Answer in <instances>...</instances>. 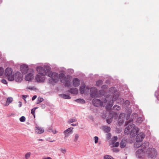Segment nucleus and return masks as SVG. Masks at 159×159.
<instances>
[{
	"instance_id": "nucleus-15",
	"label": "nucleus",
	"mask_w": 159,
	"mask_h": 159,
	"mask_svg": "<svg viewBox=\"0 0 159 159\" xmlns=\"http://www.w3.org/2000/svg\"><path fill=\"white\" fill-rule=\"evenodd\" d=\"M73 85L75 87H77L80 84V80L77 78H74L73 79Z\"/></svg>"
},
{
	"instance_id": "nucleus-6",
	"label": "nucleus",
	"mask_w": 159,
	"mask_h": 159,
	"mask_svg": "<svg viewBox=\"0 0 159 159\" xmlns=\"http://www.w3.org/2000/svg\"><path fill=\"white\" fill-rule=\"evenodd\" d=\"M149 158H154L157 154V152L154 148H149L148 151H146Z\"/></svg>"
},
{
	"instance_id": "nucleus-50",
	"label": "nucleus",
	"mask_w": 159,
	"mask_h": 159,
	"mask_svg": "<svg viewBox=\"0 0 159 159\" xmlns=\"http://www.w3.org/2000/svg\"><path fill=\"white\" fill-rule=\"evenodd\" d=\"M36 98H37V96L36 95L34 96L32 98V100L33 101Z\"/></svg>"
},
{
	"instance_id": "nucleus-45",
	"label": "nucleus",
	"mask_w": 159,
	"mask_h": 159,
	"mask_svg": "<svg viewBox=\"0 0 159 159\" xmlns=\"http://www.w3.org/2000/svg\"><path fill=\"white\" fill-rule=\"evenodd\" d=\"M111 136V134L110 133L107 134V137L108 139H110Z\"/></svg>"
},
{
	"instance_id": "nucleus-42",
	"label": "nucleus",
	"mask_w": 159,
	"mask_h": 159,
	"mask_svg": "<svg viewBox=\"0 0 159 159\" xmlns=\"http://www.w3.org/2000/svg\"><path fill=\"white\" fill-rule=\"evenodd\" d=\"M94 139H95V143H97L98 142V137L95 136L94 137Z\"/></svg>"
},
{
	"instance_id": "nucleus-23",
	"label": "nucleus",
	"mask_w": 159,
	"mask_h": 159,
	"mask_svg": "<svg viewBox=\"0 0 159 159\" xmlns=\"http://www.w3.org/2000/svg\"><path fill=\"white\" fill-rule=\"evenodd\" d=\"M60 96L62 98L65 99H70L71 98L69 95L64 94H61Z\"/></svg>"
},
{
	"instance_id": "nucleus-52",
	"label": "nucleus",
	"mask_w": 159,
	"mask_h": 159,
	"mask_svg": "<svg viewBox=\"0 0 159 159\" xmlns=\"http://www.w3.org/2000/svg\"><path fill=\"white\" fill-rule=\"evenodd\" d=\"M102 89H105L107 88V86L106 85H103L102 87Z\"/></svg>"
},
{
	"instance_id": "nucleus-39",
	"label": "nucleus",
	"mask_w": 159,
	"mask_h": 159,
	"mask_svg": "<svg viewBox=\"0 0 159 159\" xmlns=\"http://www.w3.org/2000/svg\"><path fill=\"white\" fill-rule=\"evenodd\" d=\"M4 72V69L2 68H0V76L2 75Z\"/></svg>"
},
{
	"instance_id": "nucleus-28",
	"label": "nucleus",
	"mask_w": 159,
	"mask_h": 159,
	"mask_svg": "<svg viewBox=\"0 0 159 159\" xmlns=\"http://www.w3.org/2000/svg\"><path fill=\"white\" fill-rule=\"evenodd\" d=\"M77 121V119L75 118H73L72 119H70L69 121V123H71L72 122H76Z\"/></svg>"
},
{
	"instance_id": "nucleus-20",
	"label": "nucleus",
	"mask_w": 159,
	"mask_h": 159,
	"mask_svg": "<svg viewBox=\"0 0 159 159\" xmlns=\"http://www.w3.org/2000/svg\"><path fill=\"white\" fill-rule=\"evenodd\" d=\"M13 100V98L11 97H8L7 100L6 102L5 106H8L10 103H11Z\"/></svg>"
},
{
	"instance_id": "nucleus-31",
	"label": "nucleus",
	"mask_w": 159,
	"mask_h": 159,
	"mask_svg": "<svg viewBox=\"0 0 159 159\" xmlns=\"http://www.w3.org/2000/svg\"><path fill=\"white\" fill-rule=\"evenodd\" d=\"M102 80H99L96 82V85L99 86L102 84Z\"/></svg>"
},
{
	"instance_id": "nucleus-55",
	"label": "nucleus",
	"mask_w": 159,
	"mask_h": 159,
	"mask_svg": "<svg viewBox=\"0 0 159 159\" xmlns=\"http://www.w3.org/2000/svg\"><path fill=\"white\" fill-rule=\"evenodd\" d=\"M86 89H88V90H89V88H88V87H86Z\"/></svg>"
},
{
	"instance_id": "nucleus-36",
	"label": "nucleus",
	"mask_w": 159,
	"mask_h": 159,
	"mask_svg": "<svg viewBox=\"0 0 159 159\" xmlns=\"http://www.w3.org/2000/svg\"><path fill=\"white\" fill-rule=\"evenodd\" d=\"M60 151L62 153L65 154L66 152V150L65 148H61L59 149Z\"/></svg>"
},
{
	"instance_id": "nucleus-9",
	"label": "nucleus",
	"mask_w": 159,
	"mask_h": 159,
	"mask_svg": "<svg viewBox=\"0 0 159 159\" xmlns=\"http://www.w3.org/2000/svg\"><path fill=\"white\" fill-rule=\"evenodd\" d=\"M90 96L92 97H98V95L97 93V91L96 88L92 87L90 89Z\"/></svg>"
},
{
	"instance_id": "nucleus-1",
	"label": "nucleus",
	"mask_w": 159,
	"mask_h": 159,
	"mask_svg": "<svg viewBox=\"0 0 159 159\" xmlns=\"http://www.w3.org/2000/svg\"><path fill=\"white\" fill-rule=\"evenodd\" d=\"M52 80L55 83L57 82L59 79L62 83H64L66 86L69 87L70 84V81L71 80L72 77L69 75H67L66 77L65 75L61 73L59 74L56 72L51 73L50 71V73Z\"/></svg>"
},
{
	"instance_id": "nucleus-12",
	"label": "nucleus",
	"mask_w": 159,
	"mask_h": 159,
	"mask_svg": "<svg viewBox=\"0 0 159 159\" xmlns=\"http://www.w3.org/2000/svg\"><path fill=\"white\" fill-rule=\"evenodd\" d=\"M20 70L22 73L26 74L29 70L28 66L26 65H22L20 66Z\"/></svg>"
},
{
	"instance_id": "nucleus-44",
	"label": "nucleus",
	"mask_w": 159,
	"mask_h": 159,
	"mask_svg": "<svg viewBox=\"0 0 159 159\" xmlns=\"http://www.w3.org/2000/svg\"><path fill=\"white\" fill-rule=\"evenodd\" d=\"M50 130H51L54 134H55L57 132V131L56 130H53L52 129H50Z\"/></svg>"
},
{
	"instance_id": "nucleus-29",
	"label": "nucleus",
	"mask_w": 159,
	"mask_h": 159,
	"mask_svg": "<svg viewBox=\"0 0 159 159\" xmlns=\"http://www.w3.org/2000/svg\"><path fill=\"white\" fill-rule=\"evenodd\" d=\"M143 120L142 118L141 117H139L136 120V123L138 124H139L142 123Z\"/></svg>"
},
{
	"instance_id": "nucleus-10",
	"label": "nucleus",
	"mask_w": 159,
	"mask_h": 159,
	"mask_svg": "<svg viewBox=\"0 0 159 159\" xmlns=\"http://www.w3.org/2000/svg\"><path fill=\"white\" fill-rule=\"evenodd\" d=\"M92 103L93 105L96 107L103 105V102H102L100 100L96 98H94L93 100Z\"/></svg>"
},
{
	"instance_id": "nucleus-30",
	"label": "nucleus",
	"mask_w": 159,
	"mask_h": 159,
	"mask_svg": "<svg viewBox=\"0 0 159 159\" xmlns=\"http://www.w3.org/2000/svg\"><path fill=\"white\" fill-rule=\"evenodd\" d=\"M43 98L39 97L38 98L37 103L39 104L40 102H43Z\"/></svg>"
},
{
	"instance_id": "nucleus-54",
	"label": "nucleus",
	"mask_w": 159,
	"mask_h": 159,
	"mask_svg": "<svg viewBox=\"0 0 159 159\" xmlns=\"http://www.w3.org/2000/svg\"><path fill=\"white\" fill-rule=\"evenodd\" d=\"M42 159H52L51 157H48L47 158H44Z\"/></svg>"
},
{
	"instance_id": "nucleus-14",
	"label": "nucleus",
	"mask_w": 159,
	"mask_h": 159,
	"mask_svg": "<svg viewBox=\"0 0 159 159\" xmlns=\"http://www.w3.org/2000/svg\"><path fill=\"white\" fill-rule=\"evenodd\" d=\"M34 74L33 71L32 72L27 74L25 76V80L28 81H30L34 78Z\"/></svg>"
},
{
	"instance_id": "nucleus-49",
	"label": "nucleus",
	"mask_w": 159,
	"mask_h": 159,
	"mask_svg": "<svg viewBox=\"0 0 159 159\" xmlns=\"http://www.w3.org/2000/svg\"><path fill=\"white\" fill-rule=\"evenodd\" d=\"M129 102L128 100H126L125 102V103L129 105Z\"/></svg>"
},
{
	"instance_id": "nucleus-2",
	"label": "nucleus",
	"mask_w": 159,
	"mask_h": 159,
	"mask_svg": "<svg viewBox=\"0 0 159 159\" xmlns=\"http://www.w3.org/2000/svg\"><path fill=\"white\" fill-rule=\"evenodd\" d=\"M125 126L128 125L125 129V133L126 134H129L131 137H134L139 132V129L136 128L135 125L133 124V120H129L125 123Z\"/></svg>"
},
{
	"instance_id": "nucleus-8",
	"label": "nucleus",
	"mask_w": 159,
	"mask_h": 159,
	"mask_svg": "<svg viewBox=\"0 0 159 159\" xmlns=\"http://www.w3.org/2000/svg\"><path fill=\"white\" fill-rule=\"evenodd\" d=\"M13 76L14 77V80H15L16 82H21L23 78L22 75L19 72H17Z\"/></svg>"
},
{
	"instance_id": "nucleus-48",
	"label": "nucleus",
	"mask_w": 159,
	"mask_h": 159,
	"mask_svg": "<svg viewBox=\"0 0 159 159\" xmlns=\"http://www.w3.org/2000/svg\"><path fill=\"white\" fill-rule=\"evenodd\" d=\"M113 152H118L119 151V150L117 148H113Z\"/></svg>"
},
{
	"instance_id": "nucleus-24",
	"label": "nucleus",
	"mask_w": 159,
	"mask_h": 159,
	"mask_svg": "<svg viewBox=\"0 0 159 159\" xmlns=\"http://www.w3.org/2000/svg\"><path fill=\"white\" fill-rule=\"evenodd\" d=\"M103 129L104 131L107 133H108L110 130V127L107 126H103Z\"/></svg>"
},
{
	"instance_id": "nucleus-47",
	"label": "nucleus",
	"mask_w": 159,
	"mask_h": 159,
	"mask_svg": "<svg viewBox=\"0 0 159 159\" xmlns=\"http://www.w3.org/2000/svg\"><path fill=\"white\" fill-rule=\"evenodd\" d=\"M27 95H23L22 96V98L24 100H25V98L27 97Z\"/></svg>"
},
{
	"instance_id": "nucleus-32",
	"label": "nucleus",
	"mask_w": 159,
	"mask_h": 159,
	"mask_svg": "<svg viewBox=\"0 0 159 159\" xmlns=\"http://www.w3.org/2000/svg\"><path fill=\"white\" fill-rule=\"evenodd\" d=\"M120 109V107L117 105H115L113 107V109L114 110H119Z\"/></svg>"
},
{
	"instance_id": "nucleus-4",
	"label": "nucleus",
	"mask_w": 159,
	"mask_h": 159,
	"mask_svg": "<svg viewBox=\"0 0 159 159\" xmlns=\"http://www.w3.org/2000/svg\"><path fill=\"white\" fill-rule=\"evenodd\" d=\"M37 70L38 73L42 75H47L48 76H50V70L49 68L46 67H38L37 68Z\"/></svg>"
},
{
	"instance_id": "nucleus-51",
	"label": "nucleus",
	"mask_w": 159,
	"mask_h": 159,
	"mask_svg": "<svg viewBox=\"0 0 159 159\" xmlns=\"http://www.w3.org/2000/svg\"><path fill=\"white\" fill-rule=\"evenodd\" d=\"M18 103H19V107H21V106H22V103L20 101H19V102H18Z\"/></svg>"
},
{
	"instance_id": "nucleus-40",
	"label": "nucleus",
	"mask_w": 159,
	"mask_h": 159,
	"mask_svg": "<svg viewBox=\"0 0 159 159\" xmlns=\"http://www.w3.org/2000/svg\"><path fill=\"white\" fill-rule=\"evenodd\" d=\"M36 108H34L31 110V113L32 114H33L34 116V117H35V109Z\"/></svg>"
},
{
	"instance_id": "nucleus-57",
	"label": "nucleus",
	"mask_w": 159,
	"mask_h": 159,
	"mask_svg": "<svg viewBox=\"0 0 159 159\" xmlns=\"http://www.w3.org/2000/svg\"><path fill=\"white\" fill-rule=\"evenodd\" d=\"M122 123H123V120L120 123H121V124H122Z\"/></svg>"
},
{
	"instance_id": "nucleus-37",
	"label": "nucleus",
	"mask_w": 159,
	"mask_h": 159,
	"mask_svg": "<svg viewBox=\"0 0 159 159\" xmlns=\"http://www.w3.org/2000/svg\"><path fill=\"white\" fill-rule=\"evenodd\" d=\"M20 120L21 122H24L25 120V118L24 116H22L20 118Z\"/></svg>"
},
{
	"instance_id": "nucleus-38",
	"label": "nucleus",
	"mask_w": 159,
	"mask_h": 159,
	"mask_svg": "<svg viewBox=\"0 0 159 159\" xmlns=\"http://www.w3.org/2000/svg\"><path fill=\"white\" fill-rule=\"evenodd\" d=\"M125 116V114L124 113H121L119 116V119H121L122 118H123Z\"/></svg>"
},
{
	"instance_id": "nucleus-56",
	"label": "nucleus",
	"mask_w": 159,
	"mask_h": 159,
	"mask_svg": "<svg viewBox=\"0 0 159 159\" xmlns=\"http://www.w3.org/2000/svg\"><path fill=\"white\" fill-rule=\"evenodd\" d=\"M39 141H42L43 140V139H39Z\"/></svg>"
},
{
	"instance_id": "nucleus-43",
	"label": "nucleus",
	"mask_w": 159,
	"mask_h": 159,
	"mask_svg": "<svg viewBox=\"0 0 159 159\" xmlns=\"http://www.w3.org/2000/svg\"><path fill=\"white\" fill-rule=\"evenodd\" d=\"M140 144L138 143H136L134 144V146L136 148H138L140 147Z\"/></svg>"
},
{
	"instance_id": "nucleus-3",
	"label": "nucleus",
	"mask_w": 159,
	"mask_h": 159,
	"mask_svg": "<svg viewBox=\"0 0 159 159\" xmlns=\"http://www.w3.org/2000/svg\"><path fill=\"white\" fill-rule=\"evenodd\" d=\"M149 145V143L147 142H144L141 146V149H139L136 152V156L139 158H143L145 155V152L146 151V148Z\"/></svg>"
},
{
	"instance_id": "nucleus-17",
	"label": "nucleus",
	"mask_w": 159,
	"mask_h": 159,
	"mask_svg": "<svg viewBox=\"0 0 159 159\" xmlns=\"http://www.w3.org/2000/svg\"><path fill=\"white\" fill-rule=\"evenodd\" d=\"M35 131L38 134H42L44 132L43 128L39 127H35Z\"/></svg>"
},
{
	"instance_id": "nucleus-22",
	"label": "nucleus",
	"mask_w": 159,
	"mask_h": 159,
	"mask_svg": "<svg viewBox=\"0 0 159 159\" xmlns=\"http://www.w3.org/2000/svg\"><path fill=\"white\" fill-rule=\"evenodd\" d=\"M85 85L84 84L82 85L80 88V92L81 94H83L84 93V90Z\"/></svg>"
},
{
	"instance_id": "nucleus-53",
	"label": "nucleus",
	"mask_w": 159,
	"mask_h": 159,
	"mask_svg": "<svg viewBox=\"0 0 159 159\" xmlns=\"http://www.w3.org/2000/svg\"><path fill=\"white\" fill-rule=\"evenodd\" d=\"M78 123L76 124H71V125L73 126H75L78 125Z\"/></svg>"
},
{
	"instance_id": "nucleus-18",
	"label": "nucleus",
	"mask_w": 159,
	"mask_h": 159,
	"mask_svg": "<svg viewBox=\"0 0 159 159\" xmlns=\"http://www.w3.org/2000/svg\"><path fill=\"white\" fill-rule=\"evenodd\" d=\"M69 92L71 94H76L78 93V90L76 88H72L70 89Z\"/></svg>"
},
{
	"instance_id": "nucleus-7",
	"label": "nucleus",
	"mask_w": 159,
	"mask_h": 159,
	"mask_svg": "<svg viewBox=\"0 0 159 159\" xmlns=\"http://www.w3.org/2000/svg\"><path fill=\"white\" fill-rule=\"evenodd\" d=\"M114 101L112 96L107 95L106 98L105 102L107 103V107L110 108L112 107Z\"/></svg>"
},
{
	"instance_id": "nucleus-11",
	"label": "nucleus",
	"mask_w": 159,
	"mask_h": 159,
	"mask_svg": "<svg viewBox=\"0 0 159 159\" xmlns=\"http://www.w3.org/2000/svg\"><path fill=\"white\" fill-rule=\"evenodd\" d=\"M145 137L144 134L143 133H139L136 137V141L137 142H140Z\"/></svg>"
},
{
	"instance_id": "nucleus-21",
	"label": "nucleus",
	"mask_w": 159,
	"mask_h": 159,
	"mask_svg": "<svg viewBox=\"0 0 159 159\" xmlns=\"http://www.w3.org/2000/svg\"><path fill=\"white\" fill-rule=\"evenodd\" d=\"M127 141L125 139H123L120 143V147L121 148H124L126 146Z\"/></svg>"
},
{
	"instance_id": "nucleus-19",
	"label": "nucleus",
	"mask_w": 159,
	"mask_h": 159,
	"mask_svg": "<svg viewBox=\"0 0 159 159\" xmlns=\"http://www.w3.org/2000/svg\"><path fill=\"white\" fill-rule=\"evenodd\" d=\"M35 79L36 81L38 82H42L44 80L43 77H42L39 75H37L36 76Z\"/></svg>"
},
{
	"instance_id": "nucleus-27",
	"label": "nucleus",
	"mask_w": 159,
	"mask_h": 159,
	"mask_svg": "<svg viewBox=\"0 0 159 159\" xmlns=\"http://www.w3.org/2000/svg\"><path fill=\"white\" fill-rule=\"evenodd\" d=\"M31 155V153L29 152L26 153L25 155V159H29Z\"/></svg>"
},
{
	"instance_id": "nucleus-58",
	"label": "nucleus",
	"mask_w": 159,
	"mask_h": 159,
	"mask_svg": "<svg viewBox=\"0 0 159 159\" xmlns=\"http://www.w3.org/2000/svg\"><path fill=\"white\" fill-rule=\"evenodd\" d=\"M120 122H119V125H120Z\"/></svg>"
},
{
	"instance_id": "nucleus-41",
	"label": "nucleus",
	"mask_w": 159,
	"mask_h": 159,
	"mask_svg": "<svg viewBox=\"0 0 159 159\" xmlns=\"http://www.w3.org/2000/svg\"><path fill=\"white\" fill-rule=\"evenodd\" d=\"M118 139V138L117 136H114L112 139V142H115Z\"/></svg>"
},
{
	"instance_id": "nucleus-16",
	"label": "nucleus",
	"mask_w": 159,
	"mask_h": 159,
	"mask_svg": "<svg viewBox=\"0 0 159 159\" xmlns=\"http://www.w3.org/2000/svg\"><path fill=\"white\" fill-rule=\"evenodd\" d=\"M110 115L111 117L108 119H107V122L109 124H110L112 120L113 115H115V116H118V114H117L115 112H111Z\"/></svg>"
},
{
	"instance_id": "nucleus-26",
	"label": "nucleus",
	"mask_w": 159,
	"mask_h": 159,
	"mask_svg": "<svg viewBox=\"0 0 159 159\" xmlns=\"http://www.w3.org/2000/svg\"><path fill=\"white\" fill-rule=\"evenodd\" d=\"M75 101L77 102L81 103H84L85 102V101L82 99H78L76 100Z\"/></svg>"
},
{
	"instance_id": "nucleus-5",
	"label": "nucleus",
	"mask_w": 159,
	"mask_h": 159,
	"mask_svg": "<svg viewBox=\"0 0 159 159\" xmlns=\"http://www.w3.org/2000/svg\"><path fill=\"white\" fill-rule=\"evenodd\" d=\"M12 69L10 68H7L5 70V75L9 81H12L14 80V77L12 75Z\"/></svg>"
},
{
	"instance_id": "nucleus-25",
	"label": "nucleus",
	"mask_w": 159,
	"mask_h": 159,
	"mask_svg": "<svg viewBox=\"0 0 159 159\" xmlns=\"http://www.w3.org/2000/svg\"><path fill=\"white\" fill-rule=\"evenodd\" d=\"M109 91L112 94L116 92V90L115 87H112L109 89Z\"/></svg>"
},
{
	"instance_id": "nucleus-35",
	"label": "nucleus",
	"mask_w": 159,
	"mask_h": 159,
	"mask_svg": "<svg viewBox=\"0 0 159 159\" xmlns=\"http://www.w3.org/2000/svg\"><path fill=\"white\" fill-rule=\"evenodd\" d=\"M79 137V135L78 134H76L75 136L74 139V141L75 142H76L78 140Z\"/></svg>"
},
{
	"instance_id": "nucleus-33",
	"label": "nucleus",
	"mask_w": 159,
	"mask_h": 159,
	"mask_svg": "<svg viewBox=\"0 0 159 159\" xmlns=\"http://www.w3.org/2000/svg\"><path fill=\"white\" fill-rule=\"evenodd\" d=\"M104 159H114L111 157L109 155H106L104 156Z\"/></svg>"
},
{
	"instance_id": "nucleus-46",
	"label": "nucleus",
	"mask_w": 159,
	"mask_h": 159,
	"mask_svg": "<svg viewBox=\"0 0 159 159\" xmlns=\"http://www.w3.org/2000/svg\"><path fill=\"white\" fill-rule=\"evenodd\" d=\"M1 82L2 83L4 84H7V81L6 80L3 79L2 80H1Z\"/></svg>"
},
{
	"instance_id": "nucleus-13",
	"label": "nucleus",
	"mask_w": 159,
	"mask_h": 159,
	"mask_svg": "<svg viewBox=\"0 0 159 159\" xmlns=\"http://www.w3.org/2000/svg\"><path fill=\"white\" fill-rule=\"evenodd\" d=\"M73 128L70 127L65 130L63 133L65 134V137H68L70 134L72 133V132Z\"/></svg>"
},
{
	"instance_id": "nucleus-34",
	"label": "nucleus",
	"mask_w": 159,
	"mask_h": 159,
	"mask_svg": "<svg viewBox=\"0 0 159 159\" xmlns=\"http://www.w3.org/2000/svg\"><path fill=\"white\" fill-rule=\"evenodd\" d=\"M113 143V145L112 147H117L119 146V143L118 142H117L115 143V142L112 143Z\"/></svg>"
}]
</instances>
